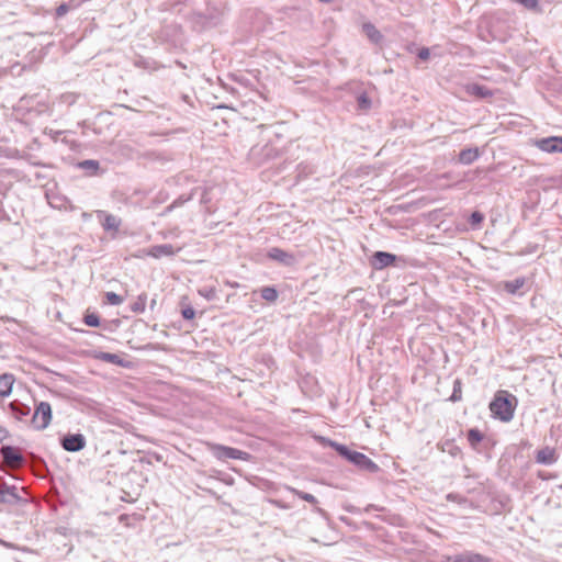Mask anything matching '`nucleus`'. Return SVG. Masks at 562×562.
<instances>
[{
  "instance_id": "nucleus-11",
  "label": "nucleus",
  "mask_w": 562,
  "mask_h": 562,
  "mask_svg": "<svg viewBox=\"0 0 562 562\" xmlns=\"http://www.w3.org/2000/svg\"><path fill=\"white\" fill-rule=\"evenodd\" d=\"M0 454L2 456L3 464L8 467L23 465L25 462L22 453L18 448L13 446H2L0 449Z\"/></svg>"
},
{
  "instance_id": "nucleus-52",
  "label": "nucleus",
  "mask_w": 562,
  "mask_h": 562,
  "mask_svg": "<svg viewBox=\"0 0 562 562\" xmlns=\"http://www.w3.org/2000/svg\"><path fill=\"white\" fill-rule=\"evenodd\" d=\"M99 358L105 360V352H100Z\"/></svg>"
},
{
  "instance_id": "nucleus-35",
  "label": "nucleus",
  "mask_w": 562,
  "mask_h": 562,
  "mask_svg": "<svg viewBox=\"0 0 562 562\" xmlns=\"http://www.w3.org/2000/svg\"><path fill=\"white\" fill-rule=\"evenodd\" d=\"M106 423H108V426L114 425V426H117L119 428H122V429H127V427L131 426L130 423H127L125 420H121L114 414H111L109 412H108Z\"/></svg>"
},
{
  "instance_id": "nucleus-54",
  "label": "nucleus",
  "mask_w": 562,
  "mask_h": 562,
  "mask_svg": "<svg viewBox=\"0 0 562 562\" xmlns=\"http://www.w3.org/2000/svg\"><path fill=\"white\" fill-rule=\"evenodd\" d=\"M201 202H202V203H205V202H206L205 194H203V195H202Z\"/></svg>"
},
{
  "instance_id": "nucleus-28",
  "label": "nucleus",
  "mask_w": 562,
  "mask_h": 562,
  "mask_svg": "<svg viewBox=\"0 0 562 562\" xmlns=\"http://www.w3.org/2000/svg\"><path fill=\"white\" fill-rule=\"evenodd\" d=\"M372 101L367 92H362L357 97V110L367 112L371 109Z\"/></svg>"
},
{
  "instance_id": "nucleus-12",
  "label": "nucleus",
  "mask_w": 562,
  "mask_h": 562,
  "mask_svg": "<svg viewBox=\"0 0 562 562\" xmlns=\"http://www.w3.org/2000/svg\"><path fill=\"white\" fill-rule=\"evenodd\" d=\"M60 446L68 452H77L85 448L86 438L81 434H67L60 439Z\"/></svg>"
},
{
  "instance_id": "nucleus-51",
  "label": "nucleus",
  "mask_w": 562,
  "mask_h": 562,
  "mask_svg": "<svg viewBox=\"0 0 562 562\" xmlns=\"http://www.w3.org/2000/svg\"><path fill=\"white\" fill-rule=\"evenodd\" d=\"M459 497V495H456V494H448L447 498L448 499H451V501H454Z\"/></svg>"
},
{
  "instance_id": "nucleus-38",
  "label": "nucleus",
  "mask_w": 562,
  "mask_h": 562,
  "mask_svg": "<svg viewBox=\"0 0 562 562\" xmlns=\"http://www.w3.org/2000/svg\"><path fill=\"white\" fill-rule=\"evenodd\" d=\"M461 381L459 379H457L454 382H453V391H452V394L450 396V401L451 402H458V401H461L462 396V392H461Z\"/></svg>"
},
{
  "instance_id": "nucleus-50",
  "label": "nucleus",
  "mask_w": 562,
  "mask_h": 562,
  "mask_svg": "<svg viewBox=\"0 0 562 562\" xmlns=\"http://www.w3.org/2000/svg\"><path fill=\"white\" fill-rule=\"evenodd\" d=\"M111 435L112 437H114L116 435V431L114 429H109L108 428V436ZM110 440V438L108 437V441Z\"/></svg>"
},
{
  "instance_id": "nucleus-56",
  "label": "nucleus",
  "mask_w": 562,
  "mask_h": 562,
  "mask_svg": "<svg viewBox=\"0 0 562 562\" xmlns=\"http://www.w3.org/2000/svg\"><path fill=\"white\" fill-rule=\"evenodd\" d=\"M456 450H458V447H454V449H452L451 454L454 456L456 454Z\"/></svg>"
},
{
  "instance_id": "nucleus-49",
  "label": "nucleus",
  "mask_w": 562,
  "mask_h": 562,
  "mask_svg": "<svg viewBox=\"0 0 562 562\" xmlns=\"http://www.w3.org/2000/svg\"><path fill=\"white\" fill-rule=\"evenodd\" d=\"M156 304H157V300H156L155 297H154V299H151L150 304H149V308H150L151 311H154V308H155Z\"/></svg>"
},
{
  "instance_id": "nucleus-19",
  "label": "nucleus",
  "mask_w": 562,
  "mask_h": 562,
  "mask_svg": "<svg viewBox=\"0 0 562 562\" xmlns=\"http://www.w3.org/2000/svg\"><path fill=\"white\" fill-rule=\"evenodd\" d=\"M454 562H492V559L480 553L465 551L454 555Z\"/></svg>"
},
{
  "instance_id": "nucleus-16",
  "label": "nucleus",
  "mask_w": 562,
  "mask_h": 562,
  "mask_svg": "<svg viewBox=\"0 0 562 562\" xmlns=\"http://www.w3.org/2000/svg\"><path fill=\"white\" fill-rule=\"evenodd\" d=\"M20 502H22V497L18 494L14 485L8 486L3 484L0 486V503L14 505Z\"/></svg>"
},
{
  "instance_id": "nucleus-41",
  "label": "nucleus",
  "mask_w": 562,
  "mask_h": 562,
  "mask_svg": "<svg viewBox=\"0 0 562 562\" xmlns=\"http://www.w3.org/2000/svg\"><path fill=\"white\" fill-rule=\"evenodd\" d=\"M70 4L69 3H61L56 8V18H63L70 11Z\"/></svg>"
},
{
  "instance_id": "nucleus-30",
  "label": "nucleus",
  "mask_w": 562,
  "mask_h": 562,
  "mask_svg": "<svg viewBox=\"0 0 562 562\" xmlns=\"http://www.w3.org/2000/svg\"><path fill=\"white\" fill-rule=\"evenodd\" d=\"M196 191H198V188H194L189 193L179 195L171 203V207H176L177 209V207H180V206L184 205L187 202L191 201L194 198Z\"/></svg>"
},
{
  "instance_id": "nucleus-39",
  "label": "nucleus",
  "mask_w": 562,
  "mask_h": 562,
  "mask_svg": "<svg viewBox=\"0 0 562 562\" xmlns=\"http://www.w3.org/2000/svg\"><path fill=\"white\" fill-rule=\"evenodd\" d=\"M83 321H85L86 325H88L90 327H97L100 325V318L94 313L87 314L85 316Z\"/></svg>"
},
{
  "instance_id": "nucleus-27",
  "label": "nucleus",
  "mask_w": 562,
  "mask_h": 562,
  "mask_svg": "<svg viewBox=\"0 0 562 562\" xmlns=\"http://www.w3.org/2000/svg\"><path fill=\"white\" fill-rule=\"evenodd\" d=\"M144 519V516L140 514H122L119 517L120 522L124 524L126 527H135L138 522Z\"/></svg>"
},
{
  "instance_id": "nucleus-7",
  "label": "nucleus",
  "mask_w": 562,
  "mask_h": 562,
  "mask_svg": "<svg viewBox=\"0 0 562 562\" xmlns=\"http://www.w3.org/2000/svg\"><path fill=\"white\" fill-rule=\"evenodd\" d=\"M52 420V407L47 402H40L32 416V425L37 430H43L48 427Z\"/></svg>"
},
{
  "instance_id": "nucleus-25",
  "label": "nucleus",
  "mask_w": 562,
  "mask_h": 562,
  "mask_svg": "<svg viewBox=\"0 0 562 562\" xmlns=\"http://www.w3.org/2000/svg\"><path fill=\"white\" fill-rule=\"evenodd\" d=\"M468 92L480 99H486L493 95L492 91L487 87L479 83L468 86Z\"/></svg>"
},
{
  "instance_id": "nucleus-45",
  "label": "nucleus",
  "mask_w": 562,
  "mask_h": 562,
  "mask_svg": "<svg viewBox=\"0 0 562 562\" xmlns=\"http://www.w3.org/2000/svg\"><path fill=\"white\" fill-rule=\"evenodd\" d=\"M95 213L100 224L105 228V213L103 211H97Z\"/></svg>"
},
{
  "instance_id": "nucleus-14",
  "label": "nucleus",
  "mask_w": 562,
  "mask_h": 562,
  "mask_svg": "<svg viewBox=\"0 0 562 562\" xmlns=\"http://www.w3.org/2000/svg\"><path fill=\"white\" fill-rule=\"evenodd\" d=\"M535 145L546 153H562V136H550L537 139Z\"/></svg>"
},
{
  "instance_id": "nucleus-55",
  "label": "nucleus",
  "mask_w": 562,
  "mask_h": 562,
  "mask_svg": "<svg viewBox=\"0 0 562 562\" xmlns=\"http://www.w3.org/2000/svg\"><path fill=\"white\" fill-rule=\"evenodd\" d=\"M456 450H458V447H454V449H452L451 454L454 456L456 454Z\"/></svg>"
},
{
  "instance_id": "nucleus-5",
  "label": "nucleus",
  "mask_w": 562,
  "mask_h": 562,
  "mask_svg": "<svg viewBox=\"0 0 562 562\" xmlns=\"http://www.w3.org/2000/svg\"><path fill=\"white\" fill-rule=\"evenodd\" d=\"M279 155V149L272 144L256 145L249 150V158L256 165H263L276 159Z\"/></svg>"
},
{
  "instance_id": "nucleus-57",
  "label": "nucleus",
  "mask_w": 562,
  "mask_h": 562,
  "mask_svg": "<svg viewBox=\"0 0 562 562\" xmlns=\"http://www.w3.org/2000/svg\"><path fill=\"white\" fill-rule=\"evenodd\" d=\"M456 450H458V447H454V449H452L451 454L454 456L456 454Z\"/></svg>"
},
{
  "instance_id": "nucleus-32",
  "label": "nucleus",
  "mask_w": 562,
  "mask_h": 562,
  "mask_svg": "<svg viewBox=\"0 0 562 562\" xmlns=\"http://www.w3.org/2000/svg\"><path fill=\"white\" fill-rule=\"evenodd\" d=\"M513 1L519 3L527 10H530L533 12H541L539 0H513Z\"/></svg>"
},
{
  "instance_id": "nucleus-58",
  "label": "nucleus",
  "mask_w": 562,
  "mask_h": 562,
  "mask_svg": "<svg viewBox=\"0 0 562 562\" xmlns=\"http://www.w3.org/2000/svg\"><path fill=\"white\" fill-rule=\"evenodd\" d=\"M173 1H175L176 3H180V2H181V0H173Z\"/></svg>"
},
{
  "instance_id": "nucleus-48",
  "label": "nucleus",
  "mask_w": 562,
  "mask_h": 562,
  "mask_svg": "<svg viewBox=\"0 0 562 562\" xmlns=\"http://www.w3.org/2000/svg\"><path fill=\"white\" fill-rule=\"evenodd\" d=\"M116 452H117L119 454H121V457H122V459H123V461H124V462H125V461H127V459H128V458H127V456H126V452H125V451L117 449V450H116Z\"/></svg>"
},
{
  "instance_id": "nucleus-44",
  "label": "nucleus",
  "mask_w": 562,
  "mask_h": 562,
  "mask_svg": "<svg viewBox=\"0 0 562 562\" xmlns=\"http://www.w3.org/2000/svg\"><path fill=\"white\" fill-rule=\"evenodd\" d=\"M120 324H121V321L119 318L108 321V331L115 330Z\"/></svg>"
},
{
  "instance_id": "nucleus-9",
  "label": "nucleus",
  "mask_w": 562,
  "mask_h": 562,
  "mask_svg": "<svg viewBox=\"0 0 562 562\" xmlns=\"http://www.w3.org/2000/svg\"><path fill=\"white\" fill-rule=\"evenodd\" d=\"M267 257L283 267H294L297 263V259L294 254L285 251L279 247H271L268 249Z\"/></svg>"
},
{
  "instance_id": "nucleus-22",
  "label": "nucleus",
  "mask_w": 562,
  "mask_h": 562,
  "mask_svg": "<svg viewBox=\"0 0 562 562\" xmlns=\"http://www.w3.org/2000/svg\"><path fill=\"white\" fill-rule=\"evenodd\" d=\"M176 252L175 248L172 245L170 244H162V245H156V246H153L149 251H148V255L154 257V258H161V257H169V256H173Z\"/></svg>"
},
{
  "instance_id": "nucleus-42",
  "label": "nucleus",
  "mask_w": 562,
  "mask_h": 562,
  "mask_svg": "<svg viewBox=\"0 0 562 562\" xmlns=\"http://www.w3.org/2000/svg\"><path fill=\"white\" fill-rule=\"evenodd\" d=\"M200 295L204 296L209 301L214 300L216 296V290L214 288H205L202 290H199Z\"/></svg>"
},
{
  "instance_id": "nucleus-47",
  "label": "nucleus",
  "mask_w": 562,
  "mask_h": 562,
  "mask_svg": "<svg viewBox=\"0 0 562 562\" xmlns=\"http://www.w3.org/2000/svg\"><path fill=\"white\" fill-rule=\"evenodd\" d=\"M176 207H171V204H169L168 206L165 207V210L162 211L161 215H166V214H169L171 211H173Z\"/></svg>"
},
{
  "instance_id": "nucleus-13",
  "label": "nucleus",
  "mask_w": 562,
  "mask_h": 562,
  "mask_svg": "<svg viewBox=\"0 0 562 562\" xmlns=\"http://www.w3.org/2000/svg\"><path fill=\"white\" fill-rule=\"evenodd\" d=\"M527 283L526 277H518L514 280L503 281L501 286L507 294L522 296L529 290V288L525 290Z\"/></svg>"
},
{
  "instance_id": "nucleus-2",
  "label": "nucleus",
  "mask_w": 562,
  "mask_h": 562,
  "mask_svg": "<svg viewBox=\"0 0 562 562\" xmlns=\"http://www.w3.org/2000/svg\"><path fill=\"white\" fill-rule=\"evenodd\" d=\"M518 398L505 390H498L488 404L492 416L503 423H509L515 415Z\"/></svg>"
},
{
  "instance_id": "nucleus-3",
  "label": "nucleus",
  "mask_w": 562,
  "mask_h": 562,
  "mask_svg": "<svg viewBox=\"0 0 562 562\" xmlns=\"http://www.w3.org/2000/svg\"><path fill=\"white\" fill-rule=\"evenodd\" d=\"M113 474L114 483L120 485V492L115 493L114 496L128 503L137 501L143 487L140 474L131 470L122 472L120 477H117L116 472H113Z\"/></svg>"
},
{
  "instance_id": "nucleus-36",
  "label": "nucleus",
  "mask_w": 562,
  "mask_h": 562,
  "mask_svg": "<svg viewBox=\"0 0 562 562\" xmlns=\"http://www.w3.org/2000/svg\"><path fill=\"white\" fill-rule=\"evenodd\" d=\"M291 491L297 496L300 497L301 499L307 502V503H311V504H317V499L314 495L310 494V493H306V492H303V491H299L296 488H291Z\"/></svg>"
},
{
  "instance_id": "nucleus-24",
  "label": "nucleus",
  "mask_w": 562,
  "mask_h": 562,
  "mask_svg": "<svg viewBox=\"0 0 562 562\" xmlns=\"http://www.w3.org/2000/svg\"><path fill=\"white\" fill-rule=\"evenodd\" d=\"M14 382L13 374L3 373L0 375V396H9L12 392Z\"/></svg>"
},
{
  "instance_id": "nucleus-17",
  "label": "nucleus",
  "mask_w": 562,
  "mask_h": 562,
  "mask_svg": "<svg viewBox=\"0 0 562 562\" xmlns=\"http://www.w3.org/2000/svg\"><path fill=\"white\" fill-rule=\"evenodd\" d=\"M535 460L539 464L551 465L558 461L554 448L544 447L536 452Z\"/></svg>"
},
{
  "instance_id": "nucleus-31",
  "label": "nucleus",
  "mask_w": 562,
  "mask_h": 562,
  "mask_svg": "<svg viewBox=\"0 0 562 562\" xmlns=\"http://www.w3.org/2000/svg\"><path fill=\"white\" fill-rule=\"evenodd\" d=\"M296 171H297L296 178L302 179V178H306L310 175L314 173V167L310 164L301 162L300 165H297Z\"/></svg>"
},
{
  "instance_id": "nucleus-34",
  "label": "nucleus",
  "mask_w": 562,
  "mask_h": 562,
  "mask_svg": "<svg viewBox=\"0 0 562 562\" xmlns=\"http://www.w3.org/2000/svg\"><path fill=\"white\" fill-rule=\"evenodd\" d=\"M126 296V291L121 294H117L113 291H108V304L110 305H120Z\"/></svg>"
},
{
  "instance_id": "nucleus-43",
  "label": "nucleus",
  "mask_w": 562,
  "mask_h": 562,
  "mask_svg": "<svg viewBox=\"0 0 562 562\" xmlns=\"http://www.w3.org/2000/svg\"><path fill=\"white\" fill-rule=\"evenodd\" d=\"M430 56V52H429V48L427 47H422L418 53H417V57L422 60H427Z\"/></svg>"
},
{
  "instance_id": "nucleus-21",
  "label": "nucleus",
  "mask_w": 562,
  "mask_h": 562,
  "mask_svg": "<svg viewBox=\"0 0 562 562\" xmlns=\"http://www.w3.org/2000/svg\"><path fill=\"white\" fill-rule=\"evenodd\" d=\"M9 409L18 420H22L25 416L30 415L31 413L30 406L19 401L11 402L9 404Z\"/></svg>"
},
{
  "instance_id": "nucleus-20",
  "label": "nucleus",
  "mask_w": 562,
  "mask_h": 562,
  "mask_svg": "<svg viewBox=\"0 0 562 562\" xmlns=\"http://www.w3.org/2000/svg\"><path fill=\"white\" fill-rule=\"evenodd\" d=\"M76 167L82 170L83 173L89 177L98 175L101 170L99 161L94 159L79 161L76 164Z\"/></svg>"
},
{
  "instance_id": "nucleus-53",
  "label": "nucleus",
  "mask_w": 562,
  "mask_h": 562,
  "mask_svg": "<svg viewBox=\"0 0 562 562\" xmlns=\"http://www.w3.org/2000/svg\"><path fill=\"white\" fill-rule=\"evenodd\" d=\"M319 2H323V3H331L334 0H318Z\"/></svg>"
},
{
  "instance_id": "nucleus-29",
  "label": "nucleus",
  "mask_w": 562,
  "mask_h": 562,
  "mask_svg": "<svg viewBox=\"0 0 562 562\" xmlns=\"http://www.w3.org/2000/svg\"><path fill=\"white\" fill-rule=\"evenodd\" d=\"M278 295V291L274 286H263L260 289V296L267 302H276Z\"/></svg>"
},
{
  "instance_id": "nucleus-18",
  "label": "nucleus",
  "mask_w": 562,
  "mask_h": 562,
  "mask_svg": "<svg viewBox=\"0 0 562 562\" xmlns=\"http://www.w3.org/2000/svg\"><path fill=\"white\" fill-rule=\"evenodd\" d=\"M481 156L479 147H469L462 149L458 155V162L461 165H471Z\"/></svg>"
},
{
  "instance_id": "nucleus-8",
  "label": "nucleus",
  "mask_w": 562,
  "mask_h": 562,
  "mask_svg": "<svg viewBox=\"0 0 562 562\" xmlns=\"http://www.w3.org/2000/svg\"><path fill=\"white\" fill-rule=\"evenodd\" d=\"M130 235V227L123 224L122 218L108 214V240L123 239Z\"/></svg>"
},
{
  "instance_id": "nucleus-4",
  "label": "nucleus",
  "mask_w": 562,
  "mask_h": 562,
  "mask_svg": "<svg viewBox=\"0 0 562 562\" xmlns=\"http://www.w3.org/2000/svg\"><path fill=\"white\" fill-rule=\"evenodd\" d=\"M223 12L216 8H207L206 12H192L187 16L193 31L201 33L216 27L222 23Z\"/></svg>"
},
{
  "instance_id": "nucleus-23",
  "label": "nucleus",
  "mask_w": 562,
  "mask_h": 562,
  "mask_svg": "<svg viewBox=\"0 0 562 562\" xmlns=\"http://www.w3.org/2000/svg\"><path fill=\"white\" fill-rule=\"evenodd\" d=\"M362 31L373 44H380L383 40L381 32L370 22L363 23Z\"/></svg>"
},
{
  "instance_id": "nucleus-10",
  "label": "nucleus",
  "mask_w": 562,
  "mask_h": 562,
  "mask_svg": "<svg viewBox=\"0 0 562 562\" xmlns=\"http://www.w3.org/2000/svg\"><path fill=\"white\" fill-rule=\"evenodd\" d=\"M398 257L387 251H375L370 258V265L375 270H382L390 266H395Z\"/></svg>"
},
{
  "instance_id": "nucleus-40",
  "label": "nucleus",
  "mask_w": 562,
  "mask_h": 562,
  "mask_svg": "<svg viewBox=\"0 0 562 562\" xmlns=\"http://www.w3.org/2000/svg\"><path fill=\"white\" fill-rule=\"evenodd\" d=\"M181 315L186 321H191L195 316V311L192 306L188 305L181 310Z\"/></svg>"
},
{
  "instance_id": "nucleus-26",
  "label": "nucleus",
  "mask_w": 562,
  "mask_h": 562,
  "mask_svg": "<svg viewBox=\"0 0 562 562\" xmlns=\"http://www.w3.org/2000/svg\"><path fill=\"white\" fill-rule=\"evenodd\" d=\"M467 439H468L470 446L474 450H477V446L484 439V434L480 429H477V428H471V429L468 430Z\"/></svg>"
},
{
  "instance_id": "nucleus-33",
  "label": "nucleus",
  "mask_w": 562,
  "mask_h": 562,
  "mask_svg": "<svg viewBox=\"0 0 562 562\" xmlns=\"http://www.w3.org/2000/svg\"><path fill=\"white\" fill-rule=\"evenodd\" d=\"M147 295L140 294L137 300L131 305V310L135 313H142L146 307Z\"/></svg>"
},
{
  "instance_id": "nucleus-1",
  "label": "nucleus",
  "mask_w": 562,
  "mask_h": 562,
  "mask_svg": "<svg viewBox=\"0 0 562 562\" xmlns=\"http://www.w3.org/2000/svg\"><path fill=\"white\" fill-rule=\"evenodd\" d=\"M321 442L324 446L333 448L341 458L356 465L359 470L369 473H376L380 470L379 465L364 453L350 450L346 445L325 437H321Z\"/></svg>"
},
{
  "instance_id": "nucleus-15",
  "label": "nucleus",
  "mask_w": 562,
  "mask_h": 562,
  "mask_svg": "<svg viewBox=\"0 0 562 562\" xmlns=\"http://www.w3.org/2000/svg\"><path fill=\"white\" fill-rule=\"evenodd\" d=\"M108 363L130 370L135 369L137 366V362L128 353L125 352H108Z\"/></svg>"
},
{
  "instance_id": "nucleus-6",
  "label": "nucleus",
  "mask_w": 562,
  "mask_h": 562,
  "mask_svg": "<svg viewBox=\"0 0 562 562\" xmlns=\"http://www.w3.org/2000/svg\"><path fill=\"white\" fill-rule=\"evenodd\" d=\"M209 449L213 457H215L218 460L234 459L247 461L250 458V454L246 451L233 447L223 446L220 443H210Z\"/></svg>"
},
{
  "instance_id": "nucleus-37",
  "label": "nucleus",
  "mask_w": 562,
  "mask_h": 562,
  "mask_svg": "<svg viewBox=\"0 0 562 562\" xmlns=\"http://www.w3.org/2000/svg\"><path fill=\"white\" fill-rule=\"evenodd\" d=\"M484 221V215L480 211H474L470 214L468 222L471 226L476 227Z\"/></svg>"
},
{
  "instance_id": "nucleus-46",
  "label": "nucleus",
  "mask_w": 562,
  "mask_h": 562,
  "mask_svg": "<svg viewBox=\"0 0 562 562\" xmlns=\"http://www.w3.org/2000/svg\"><path fill=\"white\" fill-rule=\"evenodd\" d=\"M9 437V431L4 427L0 426V442L5 440Z\"/></svg>"
}]
</instances>
